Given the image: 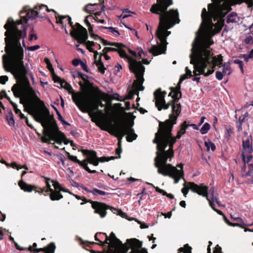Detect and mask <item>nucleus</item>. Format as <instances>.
Returning a JSON list of instances; mask_svg holds the SVG:
<instances>
[{
  "label": "nucleus",
  "mask_w": 253,
  "mask_h": 253,
  "mask_svg": "<svg viewBox=\"0 0 253 253\" xmlns=\"http://www.w3.org/2000/svg\"><path fill=\"white\" fill-rule=\"evenodd\" d=\"M50 11L56 14L53 9H49L44 4L35 6L33 9H29L26 6L19 12L22 19L14 21L10 17L4 25L6 30L4 33V50L6 54L2 55L3 68L6 71L13 74L16 78L24 77L29 74L31 79H34L32 74L29 73L28 64H24V49L21 45L20 40H22L23 46L26 47L24 39L26 37V24L28 20L37 17L44 19L46 18L45 12Z\"/></svg>",
  "instance_id": "nucleus-1"
},
{
  "label": "nucleus",
  "mask_w": 253,
  "mask_h": 253,
  "mask_svg": "<svg viewBox=\"0 0 253 253\" xmlns=\"http://www.w3.org/2000/svg\"><path fill=\"white\" fill-rule=\"evenodd\" d=\"M212 44L213 42L211 39H207L200 42L197 37L192 43L189 57L190 64L193 65L194 74L195 76L199 74L208 76L213 72V69H209L207 72H205L208 65L211 64L210 59L211 54L210 47Z\"/></svg>",
  "instance_id": "nucleus-2"
},
{
  "label": "nucleus",
  "mask_w": 253,
  "mask_h": 253,
  "mask_svg": "<svg viewBox=\"0 0 253 253\" xmlns=\"http://www.w3.org/2000/svg\"><path fill=\"white\" fill-rule=\"evenodd\" d=\"M159 15V24L156 31V36L161 42L158 46L153 45L149 49L150 53L156 56L165 54L166 51V39L170 34L167 30L172 27L175 23H179V14L177 10L170 9L169 13Z\"/></svg>",
  "instance_id": "nucleus-3"
},
{
  "label": "nucleus",
  "mask_w": 253,
  "mask_h": 253,
  "mask_svg": "<svg viewBox=\"0 0 253 253\" xmlns=\"http://www.w3.org/2000/svg\"><path fill=\"white\" fill-rule=\"evenodd\" d=\"M45 114L46 116L38 111L30 110L29 113L37 122L41 124L43 128V136L41 138L42 142L50 143V140H52L58 144H62V141L66 139L65 135L59 130L56 121L53 118L51 121L48 118L49 112L47 109H45Z\"/></svg>",
  "instance_id": "nucleus-4"
},
{
  "label": "nucleus",
  "mask_w": 253,
  "mask_h": 253,
  "mask_svg": "<svg viewBox=\"0 0 253 253\" xmlns=\"http://www.w3.org/2000/svg\"><path fill=\"white\" fill-rule=\"evenodd\" d=\"M11 90L15 97L20 98L21 103L31 106L27 111L29 113L30 110L39 111L33 108V105H43V101L37 96L36 91L31 86L30 82L27 78L24 79V86L17 84H14L11 88Z\"/></svg>",
  "instance_id": "nucleus-5"
},
{
  "label": "nucleus",
  "mask_w": 253,
  "mask_h": 253,
  "mask_svg": "<svg viewBox=\"0 0 253 253\" xmlns=\"http://www.w3.org/2000/svg\"><path fill=\"white\" fill-rule=\"evenodd\" d=\"M157 155L155 158V166L158 168V172L165 176H169L174 179V183H178L183 177V170L179 171L171 165L167 163L168 158L173 156V152L165 151V149L158 150Z\"/></svg>",
  "instance_id": "nucleus-6"
},
{
  "label": "nucleus",
  "mask_w": 253,
  "mask_h": 253,
  "mask_svg": "<svg viewBox=\"0 0 253 253\" xmlns=\"http://www.w3.org/2000/svg\"><path fill=\"white\" fill-rule=\"evenodd\" d=\"M177 116H174L173 114L169 115V119L164 123V129L162 133V142L158 145L157 150L165 149L169 145V150L173 152V145L175 143L176 136L175 138L172 137L171 131L173 126L176 124Z\"/></svg>",
  "instance_id": "nucleus-7"
},
{
  "label": "nucleus",
  "mask_w": 253,
  "mask_h": 253,
  "mask_svg": "<svg viewBox=\"0 0 253 253\" xmlns=\"http://www.w3.org/2000/svg\"><path fill=\"white\" fill-rule=\"evenodd\" d=\"M72 99L78 108L83 113H92L95 111H98L102 114L103 112L98 109L99 107H105V105L101 101L93 102L90 98L81 94H73Z\"/></svg>",
  "instance_id": "nucleus-8"
},
{
  "label": "nucleus",
  "mask_w": 253,
  "mask_h": 253,
  "mask_svg": "<svg viewBox=\"0 0 253 253\" xmlns=\"http://www.w3.org/2000/svg\"><path fill=\"white\" fill-rule=\"evenodd\" d=\"M129 68L130 71L134 74L136 80L134 81L133 85L135 86L138 91H142L144 87L142 84L144 81L143 78L145 72V67L140 62H137L136 60L129 63Z\"/></svg>",
  "instance_id": "nucleus-9"
},
{
  "label": "nucleus",
  "mask_w": 253,
  "mask_h": 253,
  "mask_svg": "<svg viewBox=\"0 0 253 253\" xmlns=\"http://www.w3.org/2000/svg\"><path fill=\"white\" fill-rule=\"evenodd\" d=\"M188 185L189 186V188L193 192L203 197H206L210 204L215 203L218 205V206H221L217 198L214 196V191L213 187L210 188V193L208 194V187L204 185L203 184H201L200 186H199L194 182H190L188 183Z\"/></svg>",
  "instance_id": "nucleus-10"
},
{
  "label": "nucleus",
  "mask_w": 253,
  "mask_h": 253,
  "mask_svg": "<svg viewBox=\"0 0 253 253\" xmlns=\"http://www.w3.org/2000/svg\"><path fill=\"white\" fill-rule=\"evenodd\" d=\"M123 246L124 247H120L117 251L126 253L128 250L131 249V251L129 253H148L147 250L145 248H142L139 250L142 246V243L135 238L126 240V243L123 244Z\"/></svg>",
  "instance_id": "nucleus-11"
},
{
  "label": "nucleus",
  "mask_w": 253,
  "mask_h": 253,
  "mask_svg": "<svg viewBox=\"0 0 253 253\" xmlns=\"http://www.w3.org/2000/svg\"><path fill=\"white\" fill-rule=\"evenodd\" d=\"M208 12L206 8H203L201 14L202 19V25L212 23V19H214V21L217 18L219 10L218 7L214 5L212 3L208 4Z\"/></svg>",
  "instance_id": "nucleus-12"
},
{
  "label": "nucleus",
  "mask_w": 253,
  "mask_h": 253,
  "mask_svg": "<svg viewBox=\"0 0 253 253\" xmlns=\"http://www.w3.org/2000/svg\"><path fill=\"white\" fill-rule=\"evenodd\" d=\"M170 89L173 91V95L172 96V99L169 102L170 103V105L172 108V113L170 114H173L174 116L179 115L181 112V104L178 102V100L181 98L182 95L180 91L175 90V88L173 87H170Z\"/></svg>",
  "instance_id": "nucleus-13"
},
{
  "label": "nucleus",
  "mask_w": 253,
  "mask_h": 253,
  "mask_svg": "<svg viewBox=\"0 0 253 253\" xmlns=\"http://www.w3.org/2000/svg\"><path fill=\"white\" fill-rule=\"evenodd\" d=\"M157 2L152 5L150 9L152 13L156 14L169 13L168 7L173 3L172 0H157Z\"/></svg>",
  "instance_id": "nucleus-14"
},
{
  "label": "nucleus",
  "mask_w": 253,
  "mask_h": 253,
  "mask_svg": "<svg viewBox=\"0 0 253 253\" xmlns=\"http://www.w3.org/2000/svg\"><path fill=\"white\" fill-rule=\"evenodd\" d=\"M166 93L165 91L162 92L160 88L157 89L154 93L155 105L159 111H161L162 109L167 110L170 105V102L166 103L165 97Z\"/></svg>",
  "instance_id": "nucleus-15"
},
{
  "label": "nucleus",
  "mask_w": 253,
  "mask_h": 253,
  "mask_svg": "<svg viewBox=\"0 0 253 253\" xmlns=\"http://www.w3.org/2000/svg\"><path fill=\"white\" fill-rule=\"evenodd\" d=\"M75 26L77 27V30L75 32L72 31L70 33L71 36L80 43H84L88 39V35L86 29L78 23L75 24Z\"/></svg>",
  "instance_id": "nucleus-16"
},
{
  "label": "nucleus",
  "mask_w": 253,
  "mask_h": 253,
  "mask_svg": "<svg viewBox=\"0 0 253 253\" xmlns=\"http://www.w3.org/2000/svg\"><path fill=\"white\" fill-rule=\"evenodd\" d=\"M85 202H89L91 204L92 208L94 209V212L98 213L100 215L102 218L104 217L107 214L106 210L110 209H113L112 207L107 205L103 203H101L97 201H93L91 200H89L88 201H86L85 198H84V200ZM114 210L115 209L113 208Z\"/></svg>",
  "instance_id": "nucleus-17"
},
{
  "label": "nucleus",
  "mask_w": 253,
  "mask_h": 253,
  "mask_svg": "<svg viewBox=\"0 0 253 253\" xmlns=\"http://www.w3.org/2000/svg\"><path fill=\"white\" fill-rule=\"evenodd\" d=\"M116 129L118 133L122 137L127 135L126 139L128 142H132L133 140H135L137 137V134L134 133V129L128 126L123 125L117 127Z\"/></svg>",
  "instance_id": "nucleus-18"
},
{
  "label": "nucleus",
  "mask_w": 253,
  "mask_h": 253,
  "mask_svg": "<svg viewBox=\"0 0 253 253\" xmlns=\"http://www.w3.org/2000/svg\"><path fill=\"white\" fill-rule=\"evenodd\" d=\"M103 235L105 236V240L103 244L108 245V247L110 250L114 249L117 251L120 247H124L122 241L116 237L113 232H111L109 237L106 233H103Z\"/></svg>",
  "instance_id": "nucleus-19"
},
{
  "label": "nucleus",
  "mask_w": 253,
  "mask_h": 253,
  "mask_svg": "<svg viewBox=\"0 0 253 253\" xmlns=\"http://www.w3.org/2000/svg\"><path fill=\"white\" fill-rule=\"evenodd\" d=\"M37 246V243H34L33 244V246H30L28 248V250L30 252H33L34 253H38L40 252H43L45 253H54L55 250L56 248L55 244L53 242L50 243L47 247L43 248H35L34 249L33 248H36Z\"/></svg>",
  "instance_id": "nucleus-20"
},
{
  "label": "nucleus",
  "mask_w": 253,
  "mask_h": 253,
  "mask_svg": "<svg viewBox=\"0 0 253 253\" xmlns=\"http://www.w3.org/2000/svg\"><path fill=\"white\" fill-rule=\"evenodd\" d=\"M46 179V184L47 189L46 190V192H48L50 191L51 193L49 194L50 199L52 201L55 200H59L62 198H63V196L59 193V191H54L51 188V185L49 183V181L50 180L49 178H45Z\"/></svg>",
  "instance_id": "nucleus-21"
},
{
  "label": "nucleus",
  "mask_w": 253,
  "mask_h": 253,
  "mask_svg": "<svg viewBox=\"0 0 253 253\" xmlns=\"http://www.w3.org/2000/svg\"><path fill=\"white\" fill-rule=\"evenodd\" d=\"M243 153L251 154L253 152V141L250 135L246 138L243 139Z\"/></svg>",
  "instance_id": "nucleus-22"
},
{
  "label": "nucleus",
  "mask_w": 253,
  "mask_h": 253,
  "mask_svg": "<svg viewBox=\"0 0 253 253\" xmlns=\"http://www.w3.org/2000/svg\"><path fill=\"white\" fill-rule=\"evenodd\" d=\"M98 54V53L97 51H95L94 53V58L95 60V63L96 66L97 67L98 71L101 73L102 74H104L106 69L101 60V57L103 54L101 53L99 56L98 59H97V55Z\"/></svg>",
  "instance_id": "nucleus-23"
},
{
  "label": "nucleus",
  "mask_w": 253,
  "mask_h": 253,
  "mask_svg": "<svg viewBox=\"0 0 253 253\" xmlns=\"http://www.w3.org/2000/svg\"><path fill=\"white\" fill-rule=\"evenodd\" d=\"M164 129V123L160 122L159 124V127L158 131L155 134V137L153 140L154 143H156L158 145L161 144L162 142V132Z\"/></svg>",
  "instance_id": "nucleus-24"
},
{
  "label": "nucleus",
  "mask_w": 253,
  "mask_h": 253,
  "mask_svg": "<svg viewBox=\"0 0 253 253\" xmlns=\"http://www.w3.org/2000/svg\"><path fill=\"white\" fill-rule=\"evenodd\" d=\"M211 56L210 59V64H212L213 68L216 66H220L222 64V56L221 54L217 55V57L213 56L212 53L211 52Z\"/></svg>",
  "instance_id": "nucleus-25"
},
{
  "label": "nucleus",
  "mask_w": 253,
  "mask_h": 253,
  "mask_svg": "<svg viewBox=\"0 0 253 253\" xmlns=\"http://www.w3.org/2000/svg\"><path fill=\"white\" fill-rule=\"evenodd\" d=\"M58 17L59 18V19L57 20V23L61 24L62 27H64L63 20L64 19H66L68 21V23L70 25V26L71 27H72V28L73 29V31L75 30L74 26L73 25V23L71 20V18L70 16H68V15H67V16L58 15Z\"/></svg>",
  "instance_id": "nucleus-26"
},
{
  "label": "nucleus",
  "mask_w": 253,
  "mask_h": 253,
  "mask_svg": "<svg viewBox=\"0 0 253 253\" xmlns=\"http://www.w3.org/2000/svg\"><path fill=\"white\" fill-rule=\"evenodd\" d=\"M82 153L84 155L87 156V161L89 160H94L97 159V154L95 151L89 150H82Z\"/></svg>",
  "instance_id": "nucleus-27"
},
{
  "label": "nucleus",
  "mask_w": 253,
  "mask_h": 253,
  "mask_svg": "<svg viewBox=\"0 0 253 253\" xmlns=\"http://www.w3.org/2000/svg\"><path fill=\"white\" fill-rule=\"evenodd\" d=\"M188 128L187 122L185 121L180 125V129L177 132L176 138L179 139L181 135L186 133V129Z\"/></svg>",
  "instance_id": "nucleus-28"
},
{
  "label": "nucleus",
  "mask_w": 253,
  "mask_h": 253,
  "mask_svg": "<svg viewBox=\"0 0 253 253\" xmlns=\"http://www.w3.org/2000/svg\"><path fill=\"white\" fill-rule=\"evenodd\" d=\"M146 184L147 185H151L152 187H154L155 189V190L156 192H159L160 193H161L163 195H165L167 197L171 199H173L174 198V195H172V194H168L165 191H164V190L163 189H160V188H159L158 187H155L153 184L152 183H149V182H146Z\"/></svg>",
  "instance_id": "nucleus-29"
},
{
  "label": "nucleus",
  "mask_w": 253,
  "mask_h": 253,
  "mask_svg": "<svg viewBox=\"0 0 253 253\" xmlns=\"http://www.w3.org/2000/svg\"><path fill=\"white\" fill-rule=\"evenodd\" d=\"M18 185L22 190L26 192H31L34 188L33 186L27 184L22 180H21L19 182Z\"/></svg>",
  "instance_id": "nucleus-30"
},
{
  "label": "nucleus",
  "mask_w": 253,
  "mask_h": 253,
  "mask_svg": "<svg viewBox=\"0 0 253 253\" xmlns=\"http://www.w3.org/2000/svg\"><path fill=\"white\" fill-rule=\"evenodd\" d=\"M235 118L236 120H237V117L236 116H235ZM248 119H246L243 117L242 116H241L239 117L238 120L236 121V126L238 131L241 132L242 131V124L244 122L248 121Z\"/></svg>",
  "instance_id": "nucleus-31"
},
{
  "label": "nucleus",
  "mask_w": 253,
  "mask_h": 253,
  "mask_svg": "<svg viewBox=\"0 0 253 253\" xmlns=\"http://www.w3.org/2000/svg\"><path fill=\"white\" fill-rule=\"evenodd\" d=\"M239 21V17L237 14L235 12L231 13L228 16L226 19L227 23H237Z\"/></svg>",
  "instance_id": "nucleus-32"
},
{
  "label": "nucleus",
  "mask_w": 253,
  "mask_h": 253,
  "mask_svg": "<svg viewBox=\"0 0 253 253\" xmlns=\"http://www.w3.org/2000/svg\"><path fill=\"white\" fill-rule=\"evenodd\" d=\"M92 37H94V39L95 40H97V38L100 39L102 43L104 45H110V46H119V43L118 42H112L107 41L106 40H105L103 39H101L99 38L97 35H91Z\"/></svg>",
  "instance_id": "nucleus-33"
},
{
  "label": "nucleus",
  "mask_w": 253,
  "mask_h": 253,
  "mask_svg": "<svg viewBox=\"0 0 253 253\" xmlns=\"http://www.w3.org/2000/svg\"><path fill=\"white\" fill-rule=\"evenodd\" d=\"M5 119L7 121L8 124L10 126H14L15 124V121L14 120V116L11 110L8 111V113L5 116Z\"/></svg>",
  "instance_id": "nucleus-34"
},
{
  "label": "nucleus",
  "mask_w": 253,
  "mask_h": 253,
  "mask_svg": "<svg viewBox=\"0 0 253 253\" xmlns=\"http://www.w3.org/2000/svg\"><path fill=\"white\" fill-rule=\"evenodd\" d=\"M225 221L226 222V223L230 226H238V227H240L242 228H243L244 229V231L245 232H247V231H250V232H253V230H251V229H250L249 228H246L245 226H243L241 223H232L231 222H230L229 221H228L226 218H225Z\"/></svg>",
  "instance_id": "nucleus-35"
},
{
  "label": "nucleus",
  "mask_w": 253,
  "mask_h": 253,
  "mask_svg": "<svg viewBox=\"0 0 253 253\" xmlns=\"http://www.w3.org/2000/svg\"><path fill=\"white\" fill-rule=\"evenodd\" d=\"M123 46H124L123 44L121 43H119V46H116L118 48V50H117V52H118L120 56L122 58L126 57L127 56L126 51L122 49V47Z\"/></svg>",
  "instance_id": "nucleus-36"
},
{
  "label": "nucleus",
  "mask_w": 253,
  "mask_h": 253,
  "mask_svg": "<svg viewBox=\"0 0 253 253\" xmlns=\"http://www.w3.org/2000/svg\"><path fill=\"white\" fill-rule=\"evenodd\" d=\"M211 128V126L208 123H205L200 129V133L202 134H205L208 133Z\"/></svg>",
  "instance_id": "nucleus-37"
},
{
  "label": "nucleus",
  "mask_w": 253,
  "mask_h": 253,
  "mask_svg": "<svg viewBox=\"0 0 253 253\" xmlns=\"http://www.w3.org/2000/svg\"><path fill=\"white\" fill-rule=\"evenodd\" d=\"M53 183V186L55 189V191L59 190V191L66 192V190L63 188L60 185V183L57 181L51 180Z\"/></svg>",
  "instance_id": "nucleus-38"
},
{
  "label": "nucleus",
  "mask_w": 253,
  "mask_h": 253,
  "mask_svg": "<svg viewBox=\"0 0 253 253\" xmlns=\"http://www.w3.org/2000/svg\"><path fill=\"white\" fill-rule=\"evenodd\" d=\"M205 145L208 151H209L211 148L212 151H214L216 149L214 144L210 140L208 141H205Z\"/></svg>",
  "instance_id": "nucleus-39"
},
{
  "label": "nucleus",
  "mask_w": 253,
  "mask_h": 253,
  "mask_svg": "<svg viewBox=\"0 0 253 253\" xmlns=\"http://www.w3.org/2000/svg\"><path fill=\"white\" fill-rule=\"evenodd\" d=\"M191 250L192 248L188 244H186L184 246V248H180L179 249L178 253H192Z\"/></svg>",
  "instance_id": "nucleus-40"
},
{
  "label": "nucleus",
  "mask_w": 253,
  "mask_h": 253,
  "mask_svg": "<svg viewBox=\"0 0 253 253\" xmlns=\"http://www.w3.org/2000/svg\"><path fill=\"white\" fill-rule=\"evenodd\" d=\"M91 193L94 196H96L97 195L104 196L110 194L109 193H106L103 191L97 189L96 188H93L92 190Z\"/></svg>",
  "instance_id": "nucleus-41"
},
{
  "label": "nucleus",
  "mask_w": 253,
  "mask_h": 253,
  "mask_svg": "<svg viewBox=\"0 0 253 253\" xmlns=\"http://www.w3.org/2000/svg\"><path fill=\"white\" fill-rule=\"evenodd\" d=\"M138 91L136 87L135 86L134 88H132L129 92L128 98L129 99H132L133 98V96L135 95H138Z\"/></svg>",
  "instance_id": "nucleus-42"
},
{
  "label": "nucleus",
  "mask_w": 253,
  "mask_h": 253,
  "mask_svg": "<svg viewBox=\"0 0 253 253\" xmlns=\"http://www.w3.org/2000/svg\"><path fill=\"white\" fill-rule=\"evenodd\" d=\"M101 28L105 29H109L110 30V32L113 34L115 36H119L120 35L119 32L116 30V28L113 27H104V26H101Z\"/></svg>",
  "instance_id": "nucleus-43"
},
{
  "label": "nucleus",
  "mask_w": 253,
  "mask_h": 253,
  "mask_svg": "<svg viewBox=\"0 0 253 253\" xmlns=\"http://www.w3.org/2000/svg\"><path fill=\"white\" fill-rule=\"evenodd\" d=\"M69 159L74 162L78 163L79 165H82V161H80L77 159V157L75 156L71 155L69 152H66Z\"/></svg>",
  "instance_id": "nucleus-44"
},
{
  "label": "nucleus",
  "mask_w": 253,
  "mask_h": 253,
  "mask_svg": "<svg viewBox=\"0 0 253 253\" xmlns=\"http://www.w3.org/2000/svg\"><path fill=\"white\" fill-rule=\"evenodd\" d=\"M74 78H75L76 77L82 79L84 81H85L86 80V78H87V76L85 74L82 73L80 71H78L76 73V75H73Z\"/></svg>",
  "instance_id": "nucleus-45"
},
{
  "label": "nucleus",
  "mask_w": 253,
  "mask_h": 253,
  "mask_svg": "<svg viewBox=\"0 0 253 253\" xmlns=\"http://www.w3.org/2000/svg\"><path fill=\"white\" fill-rule=\"evenodd\" d=\"M233 63L238 64L242 73H244L243 62L239 59H235L233 61Z\"/></svg>",
  "instance_id": "nucleus-46"
},
{
  "label": "nucleus",
  "mask_w": 253,
  "mask_h": 253,
  "mask_svg": "<svg viewBox=\"0 0 253 253\" xmlns=\"http://www.w3.org/2000/svg\"><path fill=\"white\" fill-rule=\"evenodd\" d=\"M56 114L58 116V119L62 123L63 125H66L69 126H70V124L69 123H68L64 120L63 118L62 117L61 114L59 112H57V113H56Z\"/></svg>",
  "instance_id": "nucleus-47"
},
{
  "label": "nucleus",
  "mask_w": 253,
  "mask_h": 253,
  "mask_svg": "<svg viewBox=\"0 0 253 253\" xmlns=\"http://www.w3.org/2000/svg\"><path fill=\"white\" fill-rule=\"evenodd\" d=\"M94 5H96V4L95 3L94 4H92L91 3H89L86 5V6L84 8V10L87 13H90L91 11L94 10L92 8V6Z\"/></svg>",
  "instance_id": "nucleus-48"
},
{
  "label": "nucleus",
  "mask_w": 253,
  "mask_h": 253,
  "mask_svg": "<svg viewBox=\"0 0 253 253\" xmlns=\"http://www.w3.org/2000/svg\"><path fill=\"white\" fill-rule=\"evenodd\" d=\"M86 162H87V160H84V161H82V165H80L83 167L88 172H89L90 169L88 168Z\"/></svg>",
  "instance_id": "nucleus-49"
},
{
  "label": "nucleus",
  "mask_w": 253,
  "mask_h": 253,
  "mask_svg": "<svg viewBox=\"0 0 253 253\" xmlns=\"http://www.w3.org/2000/svg\"><path fill=\"white\" fill-rule=\"evenodd\" d=\"M245 153H243L242 157H243V160L245 164L248 163L253 158V156L252 155H249L247 156L246 157H245L244 155Z\"/></svg>",
  "instance_id": "nucleus-50"
},
{
  "label": "nucleus",
  "mask_w": 253,
  "mask_h": 253,
  "mask_svg": "<svg viewBox=\"0 0 253 253\" xmlns=\"http://www.w3.org/2000/svg\"><path fill=\"white\" fill-rule=\"evenodd\" d=\"M249 170L246 175L247 176H253V165L249 164Z\"/></svg>",
  "instance_id": "nucleus-51"
},
{
  "label": "nucleus",
  "mask_w": 253,
  "mask_h": 253,
  "mask_svg": "<svg viewBox=\"0 0 253 253\" xmlns=\"http://www.w3.org/2000/svg\"><path fill=\"white\" fill-rule=\"evenodd\" d=\"M231 67L228 63H224L223 66V73L224 74L226 73L227 71H230Z\"/></svg>",
  "instance_id": "nucleus-52"
},
{
  "label": "nucleus",
  "mask_w": 253,
  "mask_h": 253,
  "mask_svg": "<svg viewBox=\"0 0 253 253\" xmlns=\"http://www.w3.org/2000/svg\"><path fill=\"white\" fill-rule=\"evenodd\" d=\"M117 50H118L117 47H105L103 50V52H105V53H107L108 52L110 51H117Z\"/></svg>",
  "instance_id": "nucleus-53"
},
{
  "label": "nucleus",
  "mask_w": 253,
  "mask_h": 253,
  "mask_svg": "<svg viewBox=\"0 0 253 253\" xmlns=\"http://www.w3.org/2000/svg\"><path fill=\"white\" fill-rule=\"evenodd\" d=\"M224 74V73H221L220 71H216L215 73V77L216 79H217L219 81L221 80L223 78Z\"/></svg>",
  "instance_id": "nucleus-54"
},
{
  "label": "nucleus",
  "mask_w": 253,
  "mask_h": 253,
  "mask_svg": "<svg viewBox=\"0 0 253 253\" xmlns=\"http://www.w3.org/2000/svg\"><path fill=\"white\" fill-rule=\"evenodd\" d=\"M80 65L84 71L85 72H86L87 73L89 72V70L88 69L86 62H84L83 61H82Z\"/></svg>",
  "instance_id": "nucleus-55"
},
{
  "label": "nucleus",
  "mask_w": 253,
  "mask_h": 253,
  "mask_svg": "<svg viewBox=\"0 0 253 253\" xmlns=\"http://www.w3.org/2000/svg\"><path fill=\"white\" fill-rule=\"evenodd\" d=\"M8 78L6 76H1L0 77V84H5L6 82L8 81Z\"/></svg>",
  "instance_id": "nucleus-56"
},
{
  "label": "nucleus",
  "mask_w": 253,
  "mask_h": 253,
  "mask_svg": "<svg viewBox=\"0 0 253 253\" xmlns=\"http://www.w3.org/2000/svg\"><path fill=\"white\" fill-rule=\"evenodd\" d=\"M99 161L98 160V158L94 160H89L88 161V163H89L90 164H92L95 166H97L98 165Z\"/></svg>",
  "instance_id": "nucleus-57"
},
{
  "label": "nucleus",
  "mask_w": 253,
  "mask_h": 253,
  "mask_svg": "<svg viewBox=\"0 0 253 253\" xmlns=\"http://www.w3.org/2000/svg\"><path fill=\"white\" fill-rule=\"evenodd\" d=\"M10 167L13 169H16L17 170L21 169L22 168L21 167V166L18 165L16 162H12L11 164H10Z\"/></svg>",
  "instance_id": "nucleus-58"
},
{
  "label": "nucleus",
  "mask_w": 253,
  "mask_h": 253,
  "mask_svg": "<svg viewBox=\"0 0 253 253\" xmlns=\"http://www.w3.org/2000/svg\"><path fill=\"white\" fill-rule=\"evenodd\" d=\"M40 48V45H34V46H29V47H28L27 48V49L29 50V51H35L38 49H39Z\"/></svg>",
  "instance_id": "nucleus-59"
},
{
  "label": "nucleus",
  "mask_w": 253,
  "mask_h": 253,
  "mask_svg": "<svg viewBox=\"0 0 253 253\" xmlns=\"http://www.w3.org/2000/svg\"><path fill=\"white\" fill-rule=\"evenodd\" d=\"M82 61L81 59L76 58L72 60V64L74 66H77L81 64Z\"/></svg>",
  "instance_id": "nucleus-60"
},
{
  "label": "nucleus",
  "mask_w": 253,
  "mask_h": 253,
  "mask_svg": "<svg viewBox=\"0 0 253 253\" xmlns=\"http://www.w3.org/2000/svg\"><path fill=\"white\" fill-rule=\"evenodd\" d=\"M58 158L59 160L61 162L62 166L65 167V157L62 154H60V155H58Z\"/></svg>",
  "instance_id": "nucleus-61"
},
{
  "label": "nucleus",
  "mask_w": 253,
  "mask_h": 253,
  "mask_svg": "<svg viewBox=\"0 0 253 253\" xmlns=\"http://www.w3.org/2000/svg\"><path fill=\"white\" fill-rule=\"evenodd\" d=\"M52 77H53V79L55 83L61 82V79L58 76H57L56 75H55V74L54 73V72L53 73H52Z\"/></svg>",
  "instance_id": "nucleus-62"
},
{
  "label": "nucleus",
  "mask_w": 253,
  "mask_h": 253,
  "mask_svg": "<svg viewBox=\"0 0 253 253\" xmlns=\"http://www.w3.org/2000/svg\"><path fill=\"white\" fill-rule=\"evenodd\" d=\"M122 66L120 64L118 63L117 65H116L115 67V68H114V73L115 74H117V73L118 72H119L120 70L121 69H122Z\"/></svg>",
  "instance_id": "nucleus-63"
},
{
  "label": "nucleus",
  "mask_w": 253,
  "mask_h": 253,
  "mask_svg": "<svg viewBox=\"0 0 253 253\" xmlns=\"http://www.w3.org/2000/svg\"><path fill=\"white\" fill-rule=\"evenodd\" d=\"M90 18L91 19H94V18L93 17H92V16L91 15H88L87 16L85 17V18L84 19V22L85 23V24H86L87 26H89L90 24H91L89 21H88V19Z\"/></svg>",
  "instance_id": "nucleus-64"
}]
</instances>
